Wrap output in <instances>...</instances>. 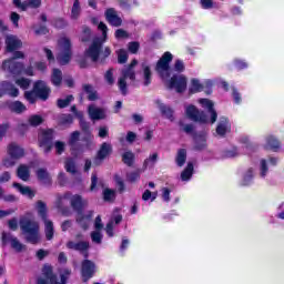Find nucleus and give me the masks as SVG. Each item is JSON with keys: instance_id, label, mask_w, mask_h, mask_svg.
<instances>
[{"instance_id": "052dcab7", "label": "nucleus", "mask_w": 284, "mask_h": 284, "mask_svg": "<svg viewBox=\"0 0 284 284\" xmlns=\"http://www.w3.org/2000/svg\"><path fill=\"white\" fill-rule=\"evenodd\" d=\"M129 183H136L141 179V173L139 171H133L126 175Z\"/></svg>"}, {"instance_id": "338daca9", "label": "nucleus", "mask_w": 284, "mask_h": 284, "mask_svg": "<svg viewBox=\"0 0 284 284\" xmlns=\"http://www.w3.org/2000/svg\"><path fill=\"white\" fill-rule=\"evenodd\" d=\"M2 165L4 168H14V165H17V159L10 156V158H6L3 161H2Z\"/></svg>"}, {"instance_id": "de8ad7c7", "label": "nucleus", "mask_w": 284, "mask_h": 284, "mask_svg": "<svg viewBox=\"0 0 284 284\" xmlns=\"http://www.w3.org/2000/svg\"><path fill=\"white\" fill-rule=\"evenodd\" d=\"M115 185L118 187V192L120 194H123L125 192V182H123V179L121 176L115 175L114 176Z\"/></svg>"}, {"instance_id": "a18cd8bd", "label": "nucleus", "mask_w": 284, "mask_h": 284, "mask_svg": "<svg viewBox=\"0 0 284 284\" xmlns=\"http://www.w3.org/2000/svg\"><path fill=\"white\" fill-rule=\"evenodd\" d=\"M80 12H81V3L79 2V0H74L73 7L71 9L72 19H79Z\"/></svg>"}, {"instance_id": "a878e982", "label": "nucleus", "mask_w": 284, "mask_h": 284, "mask_svg": "<svg viewBox=\"0 0 284 284\" xmlns=\"http://www.w3.org/2000/svg\"><path fill=\"white\" fill-rule=\"evenodd\" d=\"M37 179L38 181H41L43 185H52V178L50 176V173L45 169H38L37 172Z\"/></svg>"}, {"instance_id": "dca6fc26", "label": "nucleus", "mask_w": 284, "mask_h": 284, "mask_svg": "<svg viewBox=\"0 0 284 284\" xmlns=\"http://www.w3.org/2000/svg\"><path fill=\"white\" fill-rule=\"evenodd\" d=\"M110 154H112V144L103 142L93 160L94 165H101V163H103V161H105L106 156H110Z\"/></svg>"}, {"instance_id": "393cba45", "label": "nucleus", "mask_w": 284, "mask_h": 284, "mask_svg": "<svg viewBox=\"0 0 284 284\" xmlns=\"http://www.w3.org/2000/svg\"><path fill=\"white\" fill-rule=\"evenodd\" d=\"M1 88L4 94H8L9 97H12L13 99L19 97V90L12 84V82L3 81L1 82Z\"/></svg>"}, {"instance_id": "603ef678", "label": "nucleus", "mask_w": 284, "mask_h": 284, "mask_svg": "<svg viewBox=\"0 0 284 284\" xmlns=\"http://www.w3.org/2000/svg\"><path fill=\"white\" fill-rule=\"evenodd\" d=\"M80 121V129L82 130L83 134H89L92 133V131L90 130V122L85 121V119H79Z\"/></svg>"}, {"instance_id": "37998d69", "label": "nucleus", "mask_w": 284, "mask_h": 284, "mask_svg": "<svg viewBox=\"0 0 284 284\" xmlns=\"http://www.w3.org/2000/svg\"><path fill=\"white\" fill-rule=\"evenodd\" d=\"M91 39H92V29H90V27L88 26L82 27V38H81L82 43H88L91 41Z\"/></svg>"}, {"instance_id": "c9c22d12", "label": "nucleus", "mask_w": 284, "mask_h": 284, "mask_svg": "<svg viewBox=\"0 0 284 284\" xmlns=\"http://www.w3.org/2000/svg\"><path fill=\"white\" fill-rule=\"evenodd\" d=\"M9 109L11 110V112H14L16 114H23V112H26V110H28L26 104H23V102H21V101L12 102L9 105Z\"/></svg>"}, {"instance_id": "412c9836", "label": "nucleus", "mask_w": 284, "mask_h": 284, "mask_svg": "<svg viewBox=\"0 0 284 284\" xmlns=\"http://www.w3.org/2000/svg\"><path fill=\"white\" fill-rule=\"evenodd\" d=\"M4 43L7 52H14L23 47V42L12 34L6 37Z\"/></svg>"}, {"instance_id": "13d9d810", "label": "nucleus", "mask_w": 284, "mask_h": 284, "mask_svg": "<svg viewBox=\"0 0 284 284\" xmlns=\"http://www.w3.org/2000/svg\"><path fill=\"white\" fill-rule=\"evenodd\" d=\"M60 121L62 125H72L74 123V116L72 114H63Z\"/></svg>"}, {"instance_id": "4be33fe9", "label": "nucleus", "mask_w": 284, "mask_h": 284, "mask_svg": "<svg viewBox=\"0 0 284 284\" xmlns=\"http://www.w3.org/2000/svg\"><path fill=\"white\" fill-rule=\"evenodd\" d=\"M200 103L202 108H206L209 114H211V123H216V120L219 119V113H216V110L214 109V102L210 99H200Z\"/></svg>"}, {"instance_id": "ddd939ff", "label": "nucleus", "mask_w": 284, "mask_h": 284, "mask_svg": "<svg viewBox=\"0 0 284 284\" xmlns=\"http://www.w3.org/2000/svg\"><path fill=\"white\" fill-rule=\"evenodd\" d=\"M33 90L40 101H48L50 99V94H52V89H50L48 83L43 80H37L33 83Z\"/></svg>"}, {"instance_id": "5701e85b", "label": "nucleus", "mask_w": 284, "mask_h": 284, "mask_svg": "<svg viewBox=\"0 0 284 284\" xmlns=\"http://www.w3.org/2000/svg\"><path fill=\"white\" fill-rule=\"evenodd\" d=\"M156 105L159 106V110L162 114V116H165V119H169V121H174V109L171 106L165 105L161 102V100L155 101Z\"/></svg>"}, {"instance_id": "cd10ccee", "label": "nucleus", "mask_w": 284, "mask_h": 284, "mask_svg": "<svg viewBox=\"0 0 284 284\" xmlns=\"http://www.w3.org/2000/svg\"><path fill=\"white\" fill-rule=\"evenodd\" d=\"M89 116L92 121H101L105 119V111L103 109L89 105Z\"/></svg>"}, {"instance_id": "c85d7f7f", "label": "nucleus", "mask_w": 284, "mask_h": 284, "mask_svg": "<svg viewBox=\"0 0 284 284\" xmlns=\"http://www.w3.org/2000/svg\"><path fill=\"white\" fill-rule=\"evenodd\" d=\"M83 94H88V101H99V93L94 90L92 84H83L82 85Z\"/></svg>"}, {"instance_id": "69168bd1", "label": "nucleus", "mask_w": 284, "mask_h": 284, "mask_svg": "<svg viewBox=\"0 0 284 284\" xmlns=\"http://www.w3.org/2000/svg\"><path fill=\"white\" fill-rule=\"evenodd\" d=\"M91 240L93 243H98V245H100V243H102L103 241V235L101 234L100 231H93L91 233Z\"/></svg>"}, {"instance_id": "423d86ee", "label": "nucleus", "mask_w": 284, "mask_h": 284, "mask_svg": "<svg viewBox=\"0 0 284 284\" xmlns=\"http://www.w3.org/2000/svg\"><path fill=\"white\" fill-rule=\"evenodd\" d=\"M37 211L40 219L44 223V234L47 241H52L54 239V223L48 220V205L45 204V202L39 200L37 202Z\"/></svg>"}, {"instance_id": "4468645a", "label": "nucleus", "mask_w": 284, "mask_h": 284, "mask_svg": "<svg viewBox=\"0 0 284 284\" xmlns=\"http://www.w3.org/2000/svg\"><path fill=\"white\" fill-rule=\"evenodd\" d=\"M187 119L195 123H207V114L203 111H199L194 104H190L185 110Z\"/></svg>"}, {"instance_id": "f257e3e1", "label": "nucleus", "mask_w": 284, "mask_h": 284, "mask_svg": "<svg viewBox=\"0 0 284 284\" xmlns=\"http://www.w3.org/2000/svg\"><path fill=\"white\" fill-rule=\"evenodd\" d=\"M65 245L67 250H73L74 252H79L84 257V260L81 263V278L82 283H88V281H90V278H93L94 274H97V264H94L92 260H88L90 258V242L68 241Z\"/></svg>"}, {"instance_id": "7c9ffc66", "label": "nucleus", "mask_w": 284, "mask_h": 284, "mask_svg": "<svg viewBox=\"0 0 284 284\" xmlns=\"http://www.w3.org/2000/svg\"><path fill=\"white\" fill-rule=\"evenodd\" d=\"M51 83L54 88H61V83H63V72L61 69H53L51 73Z\"/></svg>"}, {"instance_id": "6ab92c4d", "label": "nucleus", "mask_w": 284, "mask_h": 284, "mask_svg": "<svg viewBox=\"0 0 284 284\" xmlns=\"http://www.w3.org/2000/svg\"><path fill=\"white\" fill-rule=\"evenodd\" d=\"M215 132L222 138L232 132V123H230V119L227 116L220 118Z\"/></svg>"}, {"instance_id": "3c124183", "label": "nucleus", "mask_w": 284, "mask_h": 284, "mask_svg": "<svg viewBox=\"0 0 284 284\" xmlns=\"http://www.w3.org/2000/svg\"><path fill=\"white\" fill-rule=\"evenodd\" d=\"M11 247L16 250V252H23V250H26V245L19 242V239L17 237L11 240Z\"/></svg>"}, {"instance_id": "c756f323", "label": "nucleus", "mask_w": 284, "mask_h": 284, "mask_svg": "<svg viewBox=\"0 0 284 284\" xmlns=\"http://www.w3.org/2000/svg\"><path fill=\"white\" fill-rule=\"evenodd\" d=\"M266 150H272L273 152H278L281 150V141L274 135H268L266 138Z\"/></svg>"}, {"instance_id": "7ed1b4c3", "label": "nucleus", "mask_w": 284, "mask_h": 284, "mask_svg": "<svg viewBox=\"0 0 284 284\" xmlns=\"http://www.w3.org/2000/svg\"><path fill=\"white\" fill-rule=\"evenodd\" d=\"M63 199H71L70 205L77 213L75 221L79 223V225H83L85 219L92 217V215H85L84 213L85 207H88V200L83 199V196L79 194L72 195V193L67 192L64 193Z\"/></svg>"}, {"instance_id": "864d4df0", "label": "nucleus", "mask_w": 284, "mask_h": 284, "mask_svg": "<svg viewBox=\"0 0 284 284\" xmlns=\"http://www.w3.org/2000/svg\"><path fill=\"white\" fill-rule=\"evenodd\" d=\"M118 63H128V51H125V49H120L118 51Z\"/></svg>"}, {"instance_id": "6e6d98bb", "label": "nucleus", "mask_w": 284, "mask_h": 284, "mask_svg": "<svg viewBox=\"0 0 284 284\" xmlns=\"http://www.w3.org/2000/svg\"><path fill=\"white\" fill-rule=\"evenodd\" d=\"M139 48H141V44L136 41L129 42L128 50L131 54H138Z\"/></svg>"}, {"instance_id": "0e129e2a", "label": "nucleus", "mask_w": 284, "mask_h": 284, "mask_svg": "<svg viewBox=\"0 0 284 284\" xmlns=\"http://www.w3.org/2000/svg\"><path fill=\"white\" fill-rule=\"evenodd\" d=\"M37 37L50 34V29L45 24H41L38 29L34 30Z\"/></svg>"}, {"instance_id": "20e7f679", "label": "nucleus", "mask_w": 284, "mask_h": 284, "mask_svg": "<svg viewBox=\"0 0 284 284\" xmlns=\"http://www.w3.org/2000/svg\"><path fill=\"white\" fill-rule=\"evenodd\" d=\"M19 223L21 231L26 234L27 243L38 245L39 241H41L39 223L28 217L20 219Z\"/></svg>"}, {"instance_id": "f3484780", "label": "nucleus", "mask_w": 284, "mask_h": 284, "mask_svg": "<svg viewBox=\"0 0 284 284\" xmlns=\"http://www.w3.org/2000/svg\"><path fill=\"white\" fill-rule=\"evenodd\" d=\"M12 3L19 10L26 12L29 8L30 10H39L42 6V0H24L23 2L21 0H13Z\"/></svg>"}, {"instance_id": "f704fd0d", "label": "nucleus", "mask_w": 284, "mask_h": 284, "mask_svg": "<svg viewBox=\"0 0 284 284\" xmlns=\"http://www.w3.org/2000/svg\"><path fill=\"white\" fill-rule=\"evenodd\" d=\"M185 161H187V150L179 149L175 155V163L178 168H183V165H185Z\"/></svg>"}, {"instance_id": "f8f14e48", "label": "nucleus", "mask_w": 284, "mask_h": 284, "mask_svg": "<svg viewBox=\"0 0 284 284\" xmlns=\"http://www.w3.org/2000/svg\"><path fill=\"white\" fill-rule=\"evenodd\" d=\"M2 70H6L13 77H21V74H23V70H26V67L23 63L18 62L14 59H9L3 61Z\"/></svg>"}, {"instance_id": "473e14b6", "label": "nucleus", "mask_w": 284, "mask_h": 284, "mask_svg": "<svg viewBox=\"0 0 284 284\" xmlns=\"http://www.w3.org/2000/svg\"><path fill=\"white\" fill-rule=\"evenodd\" d=\"M142 72H143V85L148 88L152 84V69L150 65L142 63Z\"/></svg>"}, {"instance_id": "f03ea898", "label": "nucleus", "mask_w": 284, "mask_h": 284, "mask_svg": "<svg viewBox=\"0 0 284 284\" xmlns=\"http://www.w3.org/2000/svg\"><path fill=\"white\" fill-rule=\"evenodd\" d=\"M72 271L70 268H64L60 274V282L57 274H54V268L50 264H44L42 267V276L37 278V284H68V278Z\"/></svg>"}, {"instance_id": "774afa93", "label": "nucleus", "mask_w": 284, "mask_h": 284, "mask_svg": "<svg viewBox=\"0 0 284 284\" xmlns=\"http://www.w3.org/2000/svg\"><path fill=\"white\" fill-rule=\"evenodd\" d=\"M58 183L60 187H65V185H68V176H65V173L60 172L58 174Z\"/></svg>"}, {"instance_id": "bf43d9fd", "label": "nucleus", "mask_w": 284, "mask_h": 284, "mask_svg": "<svg viewBox=\"0 0 284 284\" xmlns=\"http://www.w3.org/2000/svg\"><path fill=\"white\" fill-rule=\"evenodd\" d=\"M173 70L179 73L185 72V63L183 62V60H180V59L175 60Z\"/></svg>"}, {"instance_id": "49530a36", "label": "nucleus", "mask_w": 284, "mask_h": 284, "mask_svg": "<svg viewBox=\"0 0 284 284\" xmlns=\"http://www.w3.org/2000/svg\"><path fill=\"white\" fill-rule=\"evenodd\" d=\"M120 8H123L124 10H130L133 6H139V2L136 0H118Z\"/></svg>"}, {"instance_id": "0eeeda50", "label": "nucleus", "mask_w": 284, "mask_h": 284, "mask_svg": "<svg viewBox=\"0 0 284 284\" xmlns=\"http://www.w3.org/2000/svg\"><path fill=\"white\" fill-rule=\"evenodd\" d=\"M58 44L61 50L57 55V61L60 65H68L72 61V41L70 38H62Z\"/></svg>"}, {"instance_id": "4d7b16f0", "label": "nucleus", "mask_w": 284, "mask_h": 284, "mask_svg": "<svg viewBox=\"0 0 284 284\" xmlns=\"http://www.w3.org/2000/svg\"><path fill=\"white\" fill-rule=\"evenodd\" d=\"M180 126L183 128V132H185V134H192V138L194 134H197L194 131V124H183V122H180Z\"/></svg>"}, {"instance_id": "aec40b11", "label": "nucleus", "mask_w": 284, "mask_h": 284, "mask_svg": "<svg viewBox=\"0 0 284 284\" xmlns=\"http://www.w3.org/2000/svg\"><path fill=\"white\" fill-rule=\"evenodd\" d=\"M105 19L113 28H121V26H123V19L119 17L114 8L106 9Z\"/></svg>"}, {"instance_id": "c03bdc74", "label": "nucleus", "mask_w": 284, "mask_h": 284, "mask_svg": "<svg viewBox=\"0 0 284 284\" xmlns=\"http://www.w3.org/2000/svg\"><path fill=\"white\" fill-rule=\"evenodd\" d=\"M72 156H79L83 154V145L75 142V144H69Z\"/></svg>"}, {"instance_id": "6e6552de", "label": "nucleus", "mask_w": 284, "mask_h": 284, "mask_svg": "<svg viewBox=\"0 0 284 284\" xmlns=\"http://www.w3.org/2000/svg\"><path fill=\"white\" fill-rule=\"evenodd\" d=\"M38 145L44 154H50L54 148V129L42 130L38 135Z\"/></svg>"}, {"instance_id": "bb28decb", "label": "nucleus", "mask_w": 284, "mask_h": 284, "mask_svg": "<svg viewBox=\"0 0 284 284\" xmlns=\"http://www.w3.org/2000/svg\"><path fill=\"white\" fill-rule=\"evenodd\" d=\"M13 187H16V190H18L22 196H28V199H34L37 195V193L30 186H23L19 182H14Z\"/></svg>"}, {"instance_id": "680f3d73", "label": "nucleus", "mask_w": 284, "mask_h": 284, "mask_svg": "<svg viewBox=\"0 0 284 284\" xmlns=\"http://www.w3.org/2000/svg\"><path fill=\"white\" fill-rule=\"evenodd\" d=\"M156 161H159V153H153L152 155H150L148 159L144 160L143 168H148L150 163L154 165Z\"/></svg>"}, {"instance_id": "58836bf2", "label": "nucleus", "mask_w": 284, "mask_h": 284, "mask_svg": "<svg viewBox=\"0 0 284 284\" xmlns=\"http://www.w3.org/2000/svg\"><path fill=\"white\" fill-rule=\"evenodd\" d=\"M64 169L69 174H77V162H74V159L68 158L64 162Z\"/></svg>"}, {"instance_id": "e433bc0d", "label": "nucleus", "mask_w": 284, "mask_h": 284, "mask_svg": "<svg viewBox=\"0 0 284 284\" xmlns=\"http://www.w3.org/2000/svg\"><path fill=\"white\" fill-rule=\"evenodd\" d=\"M135 155L132 153V151H126L122 154V162L124 165H128V168H132L134 165Z\"/></svg>"}, {"instance_id": "a19ab883", "label": "nucleus", "mask_w": 284, "mask_h": 284, "mask_svg": "<svg viewBox=\"0 0 284 284\" xmlns=\"http://www.w3.org/2000/svg\"><path fill=\"white\" fill-rule=\"evenodd\" d=\"M24 99L26 101H28V103H30V105H34V103H37V99L39 98L37 95V92L34 91V88H32L31 91L24 92Z\"/></svg>"}, {"instance_id": "79ce46f5", "label": "nucleus", "mask_w": 284, "mask_h": 284, "mask_svg": "<svg viewBox=\"0 0 284 284\" xmlns=\"http://www.w3.org/2000/svg\"><path fill=\"white\" fill-rule=\"evenodd\" d=\"M51 24L53 26V28H55L57 30H63L64 28H68V21H65V19L63 18H54L51 21Z\"/></svg>"}, {"instance_id": "1a4fd4ad", "label": "nucleus", "mask_w": 284, "mask_h": 284, "mask_svg": "<svg viewBox=\"0 0 284 284\" xmlns=\"http://www.w3.org/2000/svg\"><path fill=\"white\" fill-rule=\"evenodd\" d=\"M128 79H130V81H136V71L125 67L121 70V77L118 80V87L123 97L128 95Z\"/></svg>"}, {"instance_id": "9b49d317", "label": "nucleus", "mask_w": 284, "mask_h": 284, "mask_svg": "<svg viewBox=\"0 0 284 284\" xmlns=\"http://www.w3.org/2000/svg\"><path fill=\"white\" fill-rule=\"evenodd\" d=\"M103 50V40L101 38H94L90 47L84 51V55L89 57L93 63L99 61L101 51Z\"/></svg>"}, {"instance_id": "5fc2aeb1", "label": "nucleus", "mask_w": 284, "mask_h": 284, "mask_svg": "<svg viewBox=\"0 0 284 284\" xmlns=\"http://www.w3.org/2000/svg\"><path fill=\"white\" fill-rule=\"evenodd\" d=\"M252 179H254V171L252 169H248L243 178L242 185H250L252 183Z\"/></svg>"}, {"instance_id": "a211bd4d", "label": "nucleus", "mask_w": 284, "mask_h": 284, "mask_svg": "<svg viewBox=\"0 0 284 284\" xmlns=\"http://www.w3.org/2000/svg\"><path fill=\"white\" fill-rule=\"evenodd\" d=\"M193 150L195 152H203V150H207V135L204 132L193 133Z\"/></svg>"}, {"instance_id": "2eb2a0df", "label": "nucleus", "mask_w": 284, "mask_h": 284, "mask_svg": "<svg viewBox=\"0 0 284 284\" xmlns=\"http://www.w3.org/2000/svg\"><path fill=\"white\" fill-rule=\"evenodd\" d=\"M212 81H206L205 87L201 84L199 79L193 78L191 80V87L189 89L190 94H196L197 92H205V94H212Z\"/></svg>"}, {"instance_id": "39448f33", "label": "nucleus", "mask_w": 284, "mask_h": 284, "mask_svg": "<svg viewBox=\"0 0 284 284\" xmlns=\"http://www.w3.org/2000/svg\"><path fill=\"white\" fill-rule=\"evenodd\" d=\"M174 55L171 52L166 51L158 60L154 71L160 77V79H162V81H165L166 79H170V77H172V73L170 72V64L172 63Z\"/></svg>"}, {"instance_id": "b1692460", "label": "nucleus", "mask_w": 284, "mask_h": 284, "mask_svg": "<svg viewBox=\"0 0 284 284\" xmlns=\"http://www.w3.org/2000/svg\"><path fill=\"white\" fill-rule=\"evenodd\" d=\"M8 154L12 159H16L17 161H19V159H23V156H26V151L17 144H10L8 148Z\"/></svg>"}, {"instance_id": "4c0bfd02", "label": "nucleus", "mask_w": 284, "mask_h": 284, "mask_svg": "<svg viewBox=\"0 0 284 284\" xmlns=\"http://www.w3.org/2000/svg\"><path fill=\"white\" fill-rule=\"evenodd\" d=\"M72 101H74V95L69 94L65 97V99H58L57 106L60 110H63V109L68 108L70 105V103H72Z\"/></svg>"}, {"instance_id": "ea45409f", "label": "nucleus", "mask_w": 284, "mask_h": 284, "mask_svg": "<svg viewBox=\"0 0 284 284\" xmlns=\"http://www.w3.org/2000/svg\"><path fill=\"white\" fill-rule=\"evenodd\" d=\"M116 199V192L112 189H104L103 191V201L105 203H113Z\"/></svg>"}, {"instance_id": "2f4dec72", "label": "nucleus", "mask_w": 284, "mask_h": 284, "mask_svg": "<svg viewBox=\"0 0 284 284\" xmlns=\"http://www.w3.org/2000/svg\"><path fill=\"white\" fill-rule=\"evenodd\" d=\"M17 176L21 181H30V168L26 164H20L17 169Z\"/></svg>"}, {"instance_id": "e2e57ef3", "label": "nucleus", "mask_w": 284, "mask_h": 284, "mask_svg": "<svg viewBox=\"0 0 284 284\" xmlns=\"http://www.w3.org/2000/svg\"><path fill=\"white\" fill-rule=\"evenodd\" d=\"M81 136V132L79 131H73L69 138V145H74L77 143H79V139Z\"/></svg>"}, {"instance_id": "72a5a7b5", "label": "nucleus", "mask_w": 284, "mask_h": 284, "mask_svg": "<svg viewBox=\"0 0 284 284\" xmlns=\"http://www.w3.org/2000/svg\"><path fill=\"white\" fill-rule=\"evenodd\" d=\"M194 174V163L187 162L184 170L181 172V181H190Z\"/></svg>"}, {"instance_id": "9d476101", "label": "nucleus", "mask_w": 284, "mask_h": 284, "mask_svg": "<svg viewBox=\"0 0 284 284\" xmlns=\"http://www.w3.org/2000/svg\"><path fill=\"white\" fill-rule=\"evenodd\" d=\"M168 90H175L178 94H183L187 90V78L183 74H173L168 84Z\"/></svg>"}, {"instance_id": "8fccbe9b", "label": "nucleus", "mask_w": 284, "mask_h": 284, "mask_svg": "<svg viewBox=\"0 0 284 284\" xmlns=\"http://www.w3.org/2000/svg\"><path fill=\"white\" fill-rule=\"evenodd\" d=\"M17 85H19V88H21V90H28V88H30V79L27 78H20L16 80Z\"/></svg>"}, {"instance_id": "09e8293b", "label": "nucleus", "mask_w": 284, "mask_h": 284, "mask_svg": "<svg viewBox=\"0 0 284 284\" xmlns=\"http://www.w3.org/2000/svg\"><path fill=\"white\" fill-rule=\"evenodd\" d=\"M29 123L33 128H38V125H41V123H43V118L41 115H37V114L31 115L29 118Z\"/></svg>"}]
</instances>
